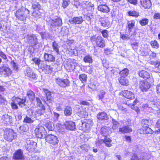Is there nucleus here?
<instances>
[{"instance_id":"2eb2a0df","label":"nucleus","mask_w":160,"mask_h":160,"mask_svg":"<svg viewBox=\"0 0 160 160\" xmlns=\"http://www.w3.org/2000/svg\"><path fill=\"white\" fill-rule=\"evenodd\" d=\"M13 158L15 160H24L25 158L23 151L21 149L16 151L13 154Z\"/></svg>"},{"instance_id":"20e7f679","label":"nucleus","mask_w":160,"mask_h":160,"mask_svg":"<svg viewBox=\"0 0 160 160\" xmlns=\"http://www.w3.org/2000/svg\"><path fill=\"white\" fill-rule=\"evenodd\" d=\"M3 131V137L6 141L11 142L16 138V134L12 129L7 128L5 129Z\"/></svg>"},{"instance_id":"49530a36","label":"nucleus","mask_w":160,"mask_h":160,"mask_svg":"<svg viewBox=\"0 0 160 160\" xmlns=\"http://www.w3.org/2000/svg\"><path fill=\"white\" fill-rule=\"evenodd\" d=\"M139 22L141 26H145L148 24L149 20L147 18H143L139 20Z\"/></svg>"},{"instance_id":"680f3d73","label":"nucleus","mask_w":160,"mask_h":160,"mask_svg":"<svg viewBox=\"0 0 160 160\" xmlns=\"http://www.w3.org/2000/svg\"><path fill=\"white\" fill-rule=\"evenodd\" d=\"M80 104L82 105L89 106L90 104L89 102L86 101H82L80 102Z\"/></svg>"},{"instance_id":"e433bc0d","label":"nucleus","mask_w":160,"mask_h":160,"mask_svg":"<svg viewBox=\"0 0 160 160\" xmlns=\"http://www.w3.org/2000/svg\"><path fill=\"white\" fill-rule=\"evenodd\" d=\"M128 16L137 18L140 16L138 12L136 10H131L128 12Z\"/></svg>"},{"instance_id":"603ef678","label":"nucleus","mask_w":160,"mask_h":160,"mask_svg":"<svg viewBox=\"0 0 160 160\" xmlns=\"http://www.w3.org/2000/svg\"><path fill=\"white\" fill-rule=\"evenodd\" d=\"M118 110L124 112H126L127 111V109L124 107L122 104H118Z\"/></svg>"},{"instance_id":"c9c22d12","label":"nucleus","mask_w":160,"mask_h":160,"mask_svg":"<svg viewBox=\"0 0 160 160\" xmlns=\"http://www.w3.org/2000/svg\"><path fill=\"white\" fill-rule=\"evenodd\" d=\"M72 109L70 106H66L64 109V115L67 117L69 116L72 114Z\"/></svg>"},{"instance_id":"69168bd1","label":"nucleus","mask_w":160,"mask_h":160,"mask_svg":"<svg viewBox=\"0 0 160 160\" xmlns=\"http://www.w3.org/2000/svg\"><path fill=\"white\" fill-rule=\"evenodd\" d=\"M103 67H104L107 69H108L110 67L109 64L108 63V62L107 61H105L103 62Z\"/></svg>"},{"instance_id":"3c124183","label":"nucleus","mask_w":160,"mask_h":160,"mask_svg":"<svg viewBox=\"0 0 160 160\" xmlns=\"http://www.w3.org/2000/svg\"><path fill=\"white\" fill-rule=\"evenodd\" d=\"M149 123V120L148 119H143L141 121V124L142 126H148Z\"/></svg>"},{"instance_id":"c03bdc74","label":"nucleus","mask_w":160,"mask_h":160,"mask_svg":"<svg viewBox=\"0 0 160 160\" xmlns=\"http://www.w3.org/2000/svg\"><path fill=\"white\" fill-rule=\"evenodd\" d=\"M84 121L86 125V127H87L86 128L87 129L88 131L91 128V126L92 125V121L90 119H84Z\"/></svg>"},{"instance_id":"6e6d98bb","label":"nucleus","mask_w":160,"mask_h":160,"mask_svg":"<svg viewBox=\"0 0 160 160\" xmlns=\"http://www.w3.org/2000/svg\"><path fill=\"white\" fill-rule=\"evenodd\" d=\"M108 31L106 29L103 30L101 31V33L103 38H108Z\"/></svg>"},{"instance_id":"393cba45","label":"nucleus","mask_w":160,"mask_h":160,"mask_svg":"<svg viewBox=\"0 0 160 160\" xmlns=\"http://www.w3.org/2000/svg\"><path fill=\"white\" fill-rule=\"evenodd\" d=\"M39 67L42 70H45L47 72H51L52 69V68L51 67L50 65H48L47 63L44 61H42Z\"/></svg>"},{"instance_id":"b1692460","label":"nucleus","mask_w":160,"mask_h":160,"mask_svg":"<svg viewBox=\"0 0 160 160\" xmlns=\"http://www.w3.org/2000/svg\"><path fill=\"white\" fill-rule=\"evenodd\" d=\"M132 131V128L128 125L119 128L118 132L122 134L130 133Z\"/></svg>"},{"instance_id":"774afa93","label":"nucleus","mask_w":160,"mask_h":160,"mask_svg":"<svg viewBox=\"0 0 160 160\" xmlns=\"http://www.w3.org/2000/svg\"><path fill=\"white\" fill-rule=\"evenodd\" d=\"M156 92L158 94H160V84L157 85L156 87Z\"/></svg>"},{"instance_id":"7c9ffc66","label":"nucleus","mask_w":160,"mask_h":160,"mask_svg":"<svg viewBox=\"0 0 160 160\" xmlns=\"http://www.w3.org/2000/svg\"><path fill=\"white\" fill-rule=\"evenodd\" d=\"M127 28L129 33L132 32L133 29L135 26V21L134 20L127 21Z\"/></svg>"},{"instance_id":"4be33fe9","label":"nucleus","mask_w":160,"mask_h":160,"mask_svg":"<svg viewBox=\"0 0 160 160\" xmlns=\"http://www.w3.org/2000/svg\"><path fill=\"white\" fill-rule=\"evenodd\" d=\"M138 76L144 80H147L150 78V74L148 71L145 70L139 71L138 72Z\"/></svg>"},{"instance_id":"f8f14e48","label":"nucleus","mask_w":160,"mask_h":160,"mask_svg":"<svg viewBox=\"0 0 160 160\" xmlns=\"http://www.w3.org/2000/svg\"><path fill=\"white\" fill-rule=\"evenodd\" d=\"M152 85L146 81L142 80L140 81L139 88L142 92H146L151 87Z\"/></svg>"},{"instance_id":"a878e982","label":"nucleus","mask_w":160,"mask_h":160,"mask_svg":"<svg viewBox=\"0 0 160 160\" xmlns=\"http://www.w3.org/2000/svg\"><path fill=\"white\" fill-rule=\"evenodd\" d=\"M25 75V76L31 79H35L37 78L36 74L34 73L32 70L30 68L26 69Z\"/></svg>"},{"instance_id":"412c9836","label":"nucleus","mask_w":160,"mask_h":160,"mask_svg":"<svg viewBox=\"0 0 160 160\" xmlns=\"http://www.w3.org/2000/svg\"><path fill=\"white\" fill-rule=\"evenodd\" d=\"M83 21V18L82 16L74 17L69 20L71 24L75 25L81 24Z\"/></svg>"},{"instance_id":"7ed1b4c3","label":"nucleus","mask_w":160,"mask_h":160,"mask_svg":"<svg viewBox=\"0 0 160 160\" xmlns=\"http://www.w3.org/2000/svg\"><path fill=\"white\" fill-rule=\"evenodd\" d=\"M30 11L27 8L22 7L17 10L15 13V16L18 20L24 21L26 20Z\"/></svg>"},{"instance_id":"a19ab883","label":"nucleus","mask_w":160,"mask_h":160,"mask_svg":"<svg viewBox=\"0 0 160 160\" xmlns=\"http://www.w3.org/2000/svg\"><path fill=\"white\" fill-rule=\"evenodd\" d=\"M86 127L84 122L82 120L81 121V123L79 124L78 126V128L79 130H81L83 132H88L87 129Z\"/></svg>"},{"instance_id":"423d86ee","label":"nucleus","mask_w":160,"mask_h":160,"mask_svg":"<svg viewBox=\"0 0 160 160\" xmlns=\"http://www.w3.org/2000/svg\"><path fill=\"white\" fill-rule=\"evenodd\" d=\"M90 40L91 42H94L97 46L99 48H103L105 46V41L100 36H98L97 37L95 36H93L91 37Z\"/></svg>"},{"instance_id":"58836bf2","label":"nucleus","mask_w":160,"mask_h":160,"mask_svg":"<svg viewBox=\"0 0 160 160\" xmlns=\"http://www.w3.org/2000/svg\"><path fill=\"white\" fill-rule=\"evenodd\" d=\"M150 45L153 48L158 49L160 47V45L158 41L155 40H151L150 42Z\"/></svg>"},{"instance_id":"72a5a7b5","label":"nucleus","mask_w":160,"mask_h":160,"mask_svg":"<svg viewBox=\"0 0 160 160\" xmlns=\"http://www.w3.org/2000/svg\"><path fill=\"white\" fill-rule=\"evenodd\" d=\"M118 81L119 83L122 85L127 86L129 85L128 80L126 77H120L118 79Z\"/></svg>"},{"instance_id":"37998d69","label":"nucleus","mask_w":160,"mask_h":160,"mask_svg":"<svg viewBox=\"0 0 160 160\" xmlns=\"http://www.w3.org/2000/svg\"><path fill=\"white\" fill-rule=\"evenodd\" d=\"M78 78L82 83L86 82L88 79L87 76L85 73L80 74L79 75Z\"/></svg>"},{"instance_id":"052dcab7","label":"nucleus","mask_w":160,"mask_h":160,"mask_svg":"<svg viewBox=\"0 0 160 160\" xmlns=\"http://www.w3.org/2000/svg\"><path fill=\"white\" fill-rule=\"evenodd\" d=\"M139 102V101L137 100V98H136L133 102L132 104L130 105V104H128V106L131 105V107L132 108H133Z\"/></svg>"},{"instance_id":"a18cd8bd","label":"nucleus","mask_w":160,"mask_h":160,"mask_svg":"<svg viewBox=\"0 0 160 160\" xmlns=\"http://www.w3.org/2000/svg\"><path fill=\"white\" fill-rule=\"evenodd\" d=\"M108 128L107 127H103L101 129V133L104 137L105 136H107V134H108Z\"/></svg>"},{"instance_id":"5701e85b","label":"nucleus","mask_w":160,"mask_h":160,"mask_svg":"<svg viewBox=\"0 0 160 160\" xmlns=\"http://www.w3.org/2000/svg\"><path fill=\"white\" fill-rule=\"evenodd\" d=\"M12 72V71L8 67H3L2 68H1V74L4 77L9 76L11 75Z\"/></svg>"},{"instance_id":"a211bd4d","label":"nucleus","mask_w":160,"mask_h":160,"mask_svg":"<svg viewBox=\"0 0 160 160\" xmlns=\"http://www.w3.org/2000/svg\"><path fill=\"white\" fill-rule=\"evenodd\" d=\"M62 19L58 18L54 20H52L50 25V27L52 28L54 27H60L62 25Z\"/></svg>"},{"instance_id":"de8ad7c7","label":"nucleus","mask_w":160,"mask_h":160,"mask_svg":"<svg viewBox=\"0 0 160 160\" xmlns=\"http://www.w3.org/2000/svg\"><path fill=\"white\" fill-rule=\"evenodd\" d=\"M52 46L54 51H55L58 54L59 53V45L58 43L56 41L52 42Z\"/></svg>"},{"instance_id":"864d4df0","label":"nucleus","mask_w":160,"mask_h":160,"mask_svg":"<svg viewBox=\"0 0 160 160\" xmlns=\"http://www.w3.org/2000/svg\"><path fill=\"white\" fill-rule=\"evenodd\" d=\"M34 121L32 119L26 116L23 120V122L26 123H31L33 122Z\"/></svg>"},{"instance_id":"4c0bfd02","label":"nucleus","mask_w":160,"mask_h":160,"mask_svg":"<svg viewBox=\"0 0 160 160\" xmlns=\"http://www.w3.org/2000/svg\"><path fill=\"white\" fill-rule=\"evenodd\" d=\"M150 63L152 65H154L155 69L158 71H160V61L159 60L151 61Z\"/></svg>"},{"instance_id":"5fc2aeb1","label":"nucleus","mask_w":160,"mask_h":160,"mask_svg":"<svg viewBox=\"0 0 160 160\" xmlns=\"http://www.w3.org/2000/svg\"><path fill=\"white\" fill-rule=\"evenodd\" d=\"M32 61L34 62L36 65H37L39 67L40 62H42L40 58H34L32 59Z\"/></svg>"},{"instance_id":"f257e3e1","label":"nucleus","mask_w":160,"mask_h":160,"mask_svg":"<svg viewBox=\"0 0 160 160\" xmlns=\"http://www.w3.org/2000/svg\"><path fill=\"white\" fill-rule=\"evenodd\" d=\"M26 96L28 100L32 103L36 99L37 105L39 108L36 111L37 114L41 116L46 112V109L45 106L42 103L39 98L35 97V94L34 92L31 89L28 90L26 92Z\"/></svg>"},{"instance_id":"4468645a","label":"nucleus","mask_w":160,"mask_h":160,"mask_svg":"<svg viewBox=\"0 0 160 160\" xmlns=\"http://www.w3.org/2000/svg\"><path fill=\"white\" fill-rule=\"evenodd\" d=\"M122 96L128 99L132 100L135 98L134 93L128 90H124L122 91Z\"/></svg>"},{"instance_id":"4d7b16f0","label":"nucleus","mask_w":160,"mask_h":160,"mask_svg":"<svg viewBox=\"0 0 160 160\" xmlns=\"http://www.w3.org/2000/svg\"><path fill=\"white\" fill-rule=\"evenodd\" d=\"M153 17L154 19L158 20L160 21V13L158 12L155 13Z\"/></svg>"},{"instance_id":"473e14b6","label":"nucleus","mask_w":160,"mask_h":160,"mask_svg":"<svg viewBox=\"0 0 160 160\" xmlns=\"http://www.w3.org/2000/svg\"><path fill=\"white\" fill-rule=\"evenodd\" d=\"M2 119L4 123L6 124L11 123L12 122V118L11 116L8 114H5L2 116Z\"/></svg>"},{"instance_id":"bf43d9fd","label":"nucleus","mask_w":160,"mask_h":160,"mask_svg":"<svg viewBox=\"0 0 160 160\" xmlns=\"http://www.w3.org/2000/svg\"><path fill=\"white\" fill-rule=\"evenodd\" d=\"M105 94V92L104 91H101L100 92L99 94L98 95V97L100 99H102L104 97V95Z\"/></svg>"},{"instance_id":"09e8293b","label":"nucleus","mask_w":160,"mask_h":160,"mask_svg":"<svg viewBox=\"0 0 160 160\" xmlns=\"http://www.w3.org/2000/svg\"><path fill=\"white\" fill-rule=\"evenodd\" d=\"M70 2V0H62L61 6L63 9H65L69 6Z\"/></svg>"},{"instance_id":"338daca9","label":"nucleus","mask_w":160,"mask_h":160,"mask_svg":"<svg viewBox=\"0 0 160 160\" xmlns=\"http://www.w3.org/2000/svg\"><path fill=\"white\" fill-rule=\"evenodd\" d=\"M103 143V139H100L96 141V144L98 146L101 145Z\"/></svg>"},{"instance_id":"6e6552de","label":"nucleus","mask_w":160,"mask_h":160,"mask_svg":"<svg viewBox=\"0 0 160 160\" xmlns=\"http://www.w3.org/2000/svg\"><path fill=\"white\" fill-rule=\"evenodd\" d=\"M46 142L52 146H55L58 144L59 140L58 137L53 134H48L44 138Z\"/></svg>"},{"instance_id":"6ab92c4d","label":"nucleus","mask_w":160,"mask_h":160,"mask_svg":"<svg viewBox=\"0 0 160 160\" xmlns=\"http://www.w3.org/2000/svg\"><path fill=\"white\" fill-rule=\"evenodd\" d=\"M97 118L99 121H108L109 119L108 116L105 112H100L97 115Z\"/></svg>"},{"instance_id":"2f4dec72","label":"nucleus","mask_w":160,"mask_h":160,"mask_svg":"<svg viewBox=\"0 0 160 160\" xmlns=\"http://www.w3.org/2000/svg\"><path fill=\"white\" fill-rule=\"evenodd\" d=\"M103 140V143L105 144V146L110 147L112 146V138H109L108 136H105Z\"/></svg>"},{"instance_id":"0eeeda50","label":"nucleus","mask_w":160,"mask_h":160,"mask_svg":"<svg viewBox=\"0 0 160 160\" xmlns=\"http://www.w3.org/2000/svg\"><path fill=\"white\" fill-rule=\"evenodd\" d=\"M77 63L71 59H67L64 63L65 69L68 72L72 71L75 68Z\"/></svg>"},{"instance_id":"e2e57ef3","label":"nucleus","mask_w":160,"mask_h":160,"mask_svg":"<svg viewBox=\"0 0 160 160\" xmlns=\"http://www.w3.org/2000/svg\"><path fill=\"white\" fill-rule=\"evenodd\" d=\"M120 38L122 40L128 39L129 38V37L128 35L124 34H120Z\"/></svg>"},{"instance_id":"0e129e2a","label":"nucleus","mask_w":160,"mask_h":160,"mask_svg":"<svg viewBox=\"0 0 160 160\" xmlns=\"http://www.w3.org/2000/svg\"><path fill=\"white\" fill-rule=\"evenodd\" d=\"M128 1L130 4L136 5L138 4V0H128Z\"/></svg>"},{"instance_id":"c85d7f7f","label":"nucleus","mask_w":160,"mask_h":160,"mask_svg":"<svg viewBox=\"0 0 160 160\" xmlns=\"http://www.w3.org/2000/svg\"><path fill=\"white\" fill-rule=\"evenodd\" d=\"M98 9L99 11L105 13L109 12L110 10L108 6L105 4L99 5L98 7Z\"/></svg>"},{"instance_id":"cd10ccee","label":"nucleus","mask_w":160,"mask_h":160,"mask_svg":"<svg viewBox=\"0 0 160 160\" xmlns=\"http://www.w3.org/2000/svg\"><path fill=\"white\" fill-rule=\"evenodd\" d=\"M43 91L45 94L47 101L49 103L53 102V98L51 95V92L47 89L43 88Z\"/></svg>"},{"instance_id":"9b49d317","label":"nucleus","mask_w":160,"mask_h":160,"mask_svg":"<svg viewBox=\"0 0 160 160\" xmlns=\"http://www.w3.org/2000/svg\"><path fill=\"white\" fill-rule=\"evenodd\" d=\"M56 83L60 87L65 88L70 86V82L68 78L62 79L58 77L55 79Z\"/></svg>"},{"instance_id":"9d476101","label":"nucleus","mask_w":160,"mask_h":160,"mask_svg":"<svg viewBox=\"0 0 160 160\" xmlns=\"http://www.w3.org/2000/svg\"><path fill=\"white\" fill-rule=\"evenodd\" d=\"M34 133L36 137L38 138H42L46 135L47 132L44 127L38 126L34 130Z\"/></svg>"},{"instance_id":"f03ea898","label":"nucleus","mask_w":160,"mask_h":160,"mask_svg":"<svg viewBox=\"0 0 160 160\" xmlns=\"http://www.w3.org/2000/svg\"><path fill=\"white\" fill-rule=\"evenodd\" d=\"M26 99L25 98H20L19 97H13L12 98L10 105L13 109L16 110L18 108L17 105L22 108L26 106Z\"/></svg>"},{"instance_id":"39448f33","label":"nucleus","mask_w":160,"mask_h":160,"mask_svg":"<svg viewBox=\"0 0 160 160\" xmlns=\"http://www.w3.org/2000/svg\"><path fill=\"white\" fill-rule=\"evenodd\" d=\"M27 41L29 46L34 49H35L38 44V38L35 34H28L27 36Z\"/></svg>"},{"instance_id":"bb28decb","label":"nucleus","mask_w":160,"mask_h":160,"mask_svg":"<svg viewBox=\"0 0 160 160\" xmlns=\"http://www.w3.org/2000/svg\"><path fill=\"white\" fill-rule=\"evenodd\" d=\"M43 57L45 61L49 62H54L55 61V58L54 56L51 54L45 53Z\"/></svg>"},{"instance_id":"13d9d810","label":"nucleus","mask_w":160,"mask_h":160,"mask_svg":"<svg viewBox=\"0 0 160 160\" xmlns=\"http://www.w3.org/2000/svg\"><path fill=\"white\" fill-rule=\"evenodd\" d=\"M46 126L47 128L49 130H52L53 129V127L52 126L51 122H47L46 123Z\"/></svg>"},{"instance_id":"c756f323","label":"nucleus","mask_w":160,"mask_h":160,"mask_svg":"<svg viewBox=\"0 0 160 160\" xmlns=\"http://www.w3.org/2000/svg\"><path fill=\"white\" fill-rule=\"evenodd\" d=\"M101 25L104 27H109L111 26L110 22L108 18H102L100 20Z\"/></svg>"},{"instance_id":"aec40b11","label":"nucleus","mask_w":160,"mask_h":160,"mask_svg":"<svg viewBox=\"0 0 160 160\" xmlns=\"http://www.w3.org/2000/svg\"><path fill=\"white\" fill-rule=\"evenodd\" d=\"M64 125L66 128L69 130L73 131L75 129V122L71 121H65Z\"/></svg>"},{"instance_id":"dca6fc26","label":"nucleus","mask_w":160,"mask_h":160,"mask_svg":"<svg viewBox=\"0 0 160 160\" xmlns=\"http://www.w3.org/2000/svg\"><path fill=\"white\" fill-rule=\"evenodd\" d=\"M139 133L141 134H152L153 131L148 126H142V127L138 130Z\"/></svg>"},{"instance_id":"f704fd0d","label":"nucleus","mask_w":160,"mask_h":160,"mask_svg":"<svg viewBox=\"0 0 160 160\" xmlns=\"http://www.w3.org/2000/svg\"><path fill=\"white\" fill-rule=\"evenodd\" d=\"M74 40L73 39H67L66 43L69 46V48L72 50L75 49V45L74 44Z\"/></svg>"},{"instance_id":"79ce46f5","label":"nucleus","mask_w":160,"mask_h":160,"mask_svg":"<svg viewBox=\"0 0 160 160\" xmlns=\"http://www.w3.org/2000/svg\"><path fill=\"white\" fill-rule=\"evenodd\" d=\"M129 71L127 68H124L123 69L120 71L119 72L120 75V77H126L128 74Z\"/></svg>"},{"instance_id":"ddd939ff","label":"nucleus","mask_w":160,"mask_h":160,"mask_svg":"<svg viewBox=\"0 0 160 160\" xmlns=\"http://www.w3.org/2000/svg\"><path fill=\"white\" fill-rule=\"evenodd\" d=\"M37 143L32 141H28L25 145L26 150L29 152H33L36 148Z\"/></svg>"},{"instance_id":"8fccbe9b","label":"nucleus","mask_w":160,"mask_h":160,"mask_svg":"<svg viewBox=\"0 0 160 160\" xmlns=\"http://www.w3.org/2000/svg\"><path fill=\"white\" fill-rule=\"evenodd\" d=\"M119 123L116 121L114 120L112 122V128L113 130H115L118 129Z\"/></svg>"},{"instance_id":"1a4fd4ad","label":"nucleus","mask_w":160,"mask_h":160,"mask_svg":"<svg viewBox=\"0 0 160 160\" xmlns=\"http://www.w3.org/2000/svg\"><path fill=\"white\" fill-rule=\"evenodd\" d=\"M32 7L34 10L32 12V15L34 17H39L42 13L40 11L41 10V6L40 4L38 2H35L32 3Z\"/></svg>"},{"instance_id":"ea45409f","label":"nucleus","mask_w":160,"mask_h":160,"mask_svg":"<svg viewBox=\"0 0 160 160\" xmlns=\"http://www.w3.org/2000/svg\"><path fill=\"white\" fill-rule=\"evenodd\" d=\"M83 61L85 63H92L93 60L92 57L90 55H87L84 57Z\"/></svg>"},{"instance_id":"f3484780","label":"nucleus","mask_w":160,"mask_h":160,"mask_svg":"<svg viewBox=\"0 0 160 160\" xmlns=\"http://www.w3.org/2000/svg\"><path fill=\"white\" fill-rule=\"evenodd\" d=\"M140 7L145 9L149 8L152 5L151 0H140Z\"/></svg>"}]
</instances>
